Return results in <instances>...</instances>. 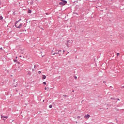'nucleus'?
Here are the masks:
<instances>
[{
	"label": "nucleus",
	"instance_id": "nucleus-22",
	"mask_svg": "<svg viewBox=\"0 0 124 124\" xmlns=\"http://www.w3.org/2000/svg\"><path fill=\"white\" fill-rule=\"evenodd\" d=\"M72 92H73V93H74V90H73V91H72Z\"/></svg>",
	"mask_w": 124,
	"mask_h": 124
},
{
	"label": "nucleus",
	"instance_id": "nucleus-4",
	"mask_svg": "<svg viewBox=\"0 0 124 124\" xmlns=\"http://www.w3.org/2000/svg\"><path fill=\"white\" fill-rule=\"evenodd\" d=\"M90 116L89 114H87L84 116V119H89Z\"/></svg>",
	"mask_w": 124,
	"mask_h": 124
},
{
	"label": "nucleus",
	"instance_id": "nucleus-9",
	"mask_svg": "<svg viewBox=\"0 0 124 124\" xmlns=\"http://www.w3.org/2000/svg\"><path fill=\"white\" fill-rule=\"evenodd\" d=\"M52 107H53V106H52V105H49V108H52Z\"/></svg>",
	"mask_w": 124,
	"mask_h": 124
},
{
	"label": "nucleus",
	"instance_id": "nucleus-20",
	"mask_svg": "<svg viewBox=\"0 0 124 124\" xmlns=\"http://www.w3.org/2000/svg\"><path fill=\"white\" fill-rule=\"evenodd\" d=\"M16 59H18V57L16 56Z\"/></svg>",
	"mask_w": 124,
	"mask_h": 124
},
{
	"label": "nucleus",
	"instance_id": "nucleus-6",
	"mask_svg": "<svg viewBox=\"0 0 124 124\" xmlns=\"http://www.w3.org/2000/svg\"><path fill=\"white\" fill-rule=\"evenodd\" d=\"M2 118H5V119H8V116H1V119H2Z\"/></svg>",
	"mask_w": 124,
	"mask_h": 124
},
{
	"label": "nucleus",
	"instance_id": "nucleus-7",
	"mask_svg": "<svg viewBox=\"0 0 124 124\" xmlns=\"http://www.w3.org/2000/svg\"><path fill=\"white\" fill-rule=\"evenodd\" d=\"M28 13H31V10H28Z\"/></svg>",
	"mask_w": 124,
	"mask_h": 124
},
{
	"label": "nucleus",
	"instance_id": "nucleus-25",
	"mask_svg": "<svg viewBox=\"0 0 124 124\" xmlns=\"http://www.w3.org/2000/svg\"><path fill=\"white\" fill-rule=\"evenodd\" d=\"M53 55H55V53H53Z\"/></svg>",
	"mask_w": 124,
	"mask_h": 124
},
{
	"label": "nucleus",
	"instance_id": "nucleus-23",
	"mask_svg": "<svg viewBox=\"0 0 124 124\" xmlns=\"http://www.w3.org/2000/svg\"><path fill=\"white\" fill-rule=\"evenodd\" d=\"M19 57H20V58H22V56H20Z\"/></svg>",
	"mask_w": 124,
	"mask_h": 124
},
{
	"label": "nucleus",
	"instance_id": "nucleus-17",
	"mask_svg": "<svg viewBox=\"0 0 124 124\" xmlns=\"http://www.w3.org/2000/svg\"><path fill=\"white\" fill-rule=\"evenodd\" d=\"M117 56H120V53H117Z\"/></svg>",
	"mask_w": 124,
	"mask_h": 124
},
{
	"label": "nucleus",
	"instance_id": "nucleus-11",
	"mask_svg": "<svg viewBox=\"0 0 124 124\" xmlns=\"http://www.w3.org/2000/svg\"><path fill=\"white\" fill-rule=\"evenodd\" d=\"M14 87H17V84H14Z\"/></svg>",
	"mask_w": 124,
	"mask_h": 124
},
{
	"label": "nucleus",
	"instance_id": "nucleus-16",
	"mask_svg": "<svg viewBox=\"0 0 124 124\" xmlns=\"http://www.w3.org/2000/svg\"><path fill=\"white\" fill-rule=\"evenodd\" d=\"M110 99H114L115 100V98L111 97V98H110Z\"/></svg>",
	"mask_w": 124,
	"mask_h": 124
},
{
	"label": "nucleus",
	"instance_id": "nucleus-18",
	"mask_svg": "<svg viewBox=\"0 0 124 124\" xmlns=\"http://www.w3.org/2000/svg\"><path fill=\"white\" fill-rule=\"evenodd\" d=\"M45 90H47V88H46V87H45Z\"/></svg>",
	"mask_w": 124,
	"mask_h": 124
},
{
	"label": "nucleus",
	"instance_id": "nucleus-3",
	"mask_svg": "<svg viewBox=\"0 0 124 124\" xmlns=\"http://www.w3.org/2000/svg\"><path fill=\"white\" fill-rule=\"evenodd\" d=\"M61 1L62 2L59 3L60 5H64L67 3V1L64 0H61Z\"/></svg>",
	"mask_w": 124,
	"mask_h": 124
},
{
	"label": "nucleus",
	"instance_id": "nucleus-15",
	"mask_svg": "<svg viewBox=\"0 0 124 124\" xmlns=\"http://www.w3.org/2000/svg\"><path fill=\"white\" fill-rule=\"evenodd\" d=\"M0 50H1V51H2V47H0Z\"/></svg>",
	"mask_w": 124,
	"mask_h": 124
},
{
	"label": "nucleus",
	"instance_id": "nucleus-19",
	"mask_svg": "<svg viewBox=\"0 0 124 124\" xmlns=\"http://www.w3.org/2000/svg\"><path fill=\"white\" fill-rule=\"evenodd\" d=\"M18 21L20 22V21H22V19H19Z\"/></svg>",
	"mask_w": 124,
	"mask_h": 124
},
{
	"label": "nucleus",
	"instance_id": "nucleus-10",
	"mask_svg": "<svg viewBox=\"0 0 124 124\" xmlns=\"http://www.w3.org/2000/svg\"><path fill=\"white\" fill-rule=\"evenodd\" d=\"M43 85H46V82H43Z\"/></svg>",
	"mask_w": 124,
	"mask_h": 124
},
{
	"label": "nucleus",
	"instance_id": "nucleus-5",
	"mask_svg": "<svg viewBox=\"0 0 124 124\" xmlns=\"http://www.w3.org/2000/svg\"><path fill=\"white\" fill-rule=\"evenodd\" d=\"M42 79V80H44V79H46V76L43 75Z\"/></svg>",
	"mask_w": 124,
	"mask_h": 124
},
{
	"label": "nucleus",
	"instance_id": "nucleus-14",
	"mask_svg": "<svg viewBox=\"0 0 124 124\" xmlns=\"http://www.w3.org/2000/svg\"><path fill=\"white\" fill-rule=\"evenodd\" d=\"M38 73H39L40 74V73H41V71H39Z\"/></svg>",
	"mask_w": 124,
	"mask_h": 124
},
{
	"label": "nucleus",
	"instance_id": "nucleus-13",
	"mask_svg": "<svg viewBox=\"0 0 124 124\" xmlns=\"http://www.w3.org/2000/svg\"><path fill=\"white\" fill-rule=\"evenodd\" d=\"M1 119L2 120V121H5V119H4V118H1Z\"/></svg>",
	"mask_w": 124,
	"mask_h": 124
},
{
	"label": "nucleus",
	"instance_id": "nucleus-8",
	"mask_svg": "<svg viewBox=\"0 0 124 124\" xmlns=\"http://www.w3.org/2000/svg\"><path fill=\"white\" fill-rule=\"evenodd\" d=\"M2 19H3V17L2 16H0V20H2Z\"/></svg>",
	"mask_w": 124,
	"mask_h": 124
},
{
	"label": "nucleus",
	"instance_id": "nucleus-12",
	"mask_svg": "<svg viewBox=\"0 0 124 124\" xmlns=\"http://www.w3.org/2000/svg\"><path fill=\"white\" fill-rule=\"evenodd\" d=\"M77 118L78 119H81V116H78Z\"/></svg>",
	"mask_w": 124,
	"mask_h": 124
},
{
	"label": "nucleus",
	"instance_id": "nucleus-28",
	"mask_svg": "<svg viewBox=\"0 0 124 124\" xmlns=\"http://www.w3.org/2000/svg\"><path fill=\"white\" fill-rule=\"evenodd\" d=\"M63 52H64V50H63Z\"/></svg>",
	"mask_w": 124,
	"mask_h": 124
},
{
	"label": "nucleus",
	"instance_id": "nucleus-1",
	"mask_svg": "<svg viewBox=\"0 0 124 124\" xmlns=\"http://www.w3.org/2000/svg\"><path fill=\"white\" fill-rule=\"evenodd\" d=\"M22 26H23V24L19 22V21L16 22L15 27H16V28H17V29H21Z\"/></svg>",
	"mask_w": 124,
	"mask_h": 124
},
{
	"label": "nucleus",
	"instance_id": "nucleus-27",
	"mask_svg": "<svg viewBox=\"0 0 124 124\" xmlns=\"http://www.w3.org/2000/svg\"><path fill=\"white\" fill-rule=\"evenodd\" d=\"M43 102H44V100L43 101Z\"/></svg>",
	"mask_w": 124,
	"mask_h": 124
},
{
	"label": "nucleus",
	"instance_id": "nucleus-26",
	"mask_svg": "<svg viewBox=\"0 0 124 124\" xmlns=\"http://www.w3.org/2000/svg\"><path fill=\"white\" fill-rule=\"evenodd\" d=\"M118 100L120 101V99H118Z\"/></svg>",
	"mask_w": 124,
	"mask_h": 124
},
{
	"label": "nucleus",
	"instance_id": "nucleus-21",
	"mask_svg": "<svg viewBox=\"0 0 124 124\" xmlns=\"http://www.w3.org/2000/svg\"><path fill=\"white\" fill-rule=\"evenodd\" d=\"M46 14V15H48V13H47Z\"/></svg>",
	"mask_w": 124,
	"mask_h": 124
},
{
	"label": "nucleus",
	"instance_id": "nucleus-2",
	"mask_svg": "<svg viewBox=\"0 0 124 124\" xmlns=\"http://www.w3.org/2000/svg\"><path fill=\"white\" fill-rule=\"evenodd\" d=\"M72 43H73V40H68L66 43V45L67 47H69V45H70V44H71Z\"/></svg>",
	"mask_w": 124,
	"mask_h": 124
},
{
	"label": "nucleus",
	"instance_id": "nucleus-24",
	"mask_svg": "<svg viewBox=\"0 0 124 124\" xmlns=\"http://www.w3.org/2000/svg\"><path fill=\"white\" fill-rule=\"evenodd\" d=\"M75 79H77V77H76Z\"/></svg>",
	"mask_w": 124,
	"mask_h": 124
}]
</instances>
